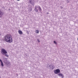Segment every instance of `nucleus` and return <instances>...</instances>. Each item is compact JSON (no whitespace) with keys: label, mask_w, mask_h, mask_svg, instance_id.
<instances>
[{"label":"nucleus","mask_w":78,"mask_h":78,"mask_svg":"<svg viewBox=\"0 0 78 78\" xmlns=\"http://www.w3.org/2000/svg\"><path fill=\"white\" fill-rule=\"evenodd\" d=\"M29 3H31V2H32L31 1V0H29Z\"/></svg>","instance_id":"15"},{"label":"nucleus","mask_w":78,"mask_h":78,"mask_svg":"<svg viewBox=\"0 0 78 78\" xmlns=\"http://www.w3.org/2000/svg\"><path fill=\"white\" fill-rule=\"evenodd\" d=\"M0 62H1V65L2 67H3L4 66V65H3V62H2V60H1V59H0Z\"/></svg>","instance_id":"8"},{"label":"nucleus","mask_w":78,"mask_h":78,"mask_svg":"<svg viewBox=\"0 0 78 78\" xmlns=\"http://www.w3.org/2000/svg\"><path fill=\"white\" fill-rule=\"evenodd\" d=\"M37 41L39 43L40 42V41L39 39H37Z\"/></svg>","instance_id":"14"},{"label":"nucleus","mask_w":78,"mask_h":78,"mask_svg":"<svg viewBox=\"0 0 78 78\" xmlns=\"http://www.w3.org/2000/svg\"><path fill=\"white\" fill-rule=\"evenodd\" d=\"M37 6H35L34 10L36 12H38V9H37Z\"/></svg>","instance_id":"6"},{"label":"nucleus","mask_w":78,"mask_h":78,"mask_svg":"<svg viewBox=\"0 0 78 78\" xmlns=\"http://www.w3.org/2000/svg\"><path fill=\"white\" fill-rule=\"evenodd\" d=\"M54 73L55 74H58V73H60V70L59 69H57L54 71Z\"/></svg>","instance_id":"3"},{"label":"nucleus","mask_w":78,"mask_h":78,"mask_svg":"<svg viewBox=\"0 0 78 78\" xmlns=\"http://www.w3.org/2000/svg\"><path fill=\"white\" fill-rule=\"evenodd\" d=\"M39 30H36L35 31V33H36L37 34H39Z\"/></svg>","instance_id":"11"},{"label":"nucleus","mask_w":78,"mask_h":78,"mask_svg":"<svg viewBox=\"0 0 78 78\" xmlns=\"http://www.w3.org/2000/svg\"><path fill=\"white\" fill-rule=\"evenodd\" d=\"M54 43L55 44H57V43L56 42V41H54Z\"/></svg>","instance_id":"12"},{"label":"nucleus","mask_w":78,"mask_h":78,"mask_svg":"<svg viewBox=\"0 0 78 78\" xmlns=\"http://www.w3.org/2000/svg\"><path fill=\"white\" fill-rule=\"evenodd\" d=\"M49 14V12H47V14Z\"/></svg>","instance_id":"17"},{"label":"nucleus","mask_w":78,"mask_h":78,"mask_svg":"<svg viewBox=\"0 0 78 78\" xmlns=\"http://www.w3.org/2000/svg\"><path fill=\"white\" fill-rule=\"evenodd\" d=\"M3 15V12H2V10H0V17H2Z\"/></svg>","instance_id":"5"},{"label":"nucleus","mask_w":78,"mask_h":78,"mask_svg":"<svg viewBox=\"0 0 78 78\" xmlns=\"http://www.w3.org/2000/svg\"><path fill=\"white\" fill-rule=\"evenodd\" d=\"M49 66L50 68L52 70H53L55 68L54 67V65H53V64L50 65Z\"/></svg>","instance_id":"4"},{"label":"nucleus","mask_w":78,"mask_h":78,"mask_svg":"<svg viewBox=\"0 0 78 78\" xmlns=\"http://www.w3.org/2000/svg\"><path fill=\"white\" fill-rule=\"evenodd\" d=\"M38 10H39V11L40 12H41L42 11V9H41V7L40 6H38Z\"/></svg>","instance_id":"7"},{"label":"nucleus","mask_w":78,"mask_h":78,"mask_svg":"<svg viewBox=\"0 0 78 78\" xmlns=\"http://www.w3.org/2000/svg\"><path fill=\"white\" fill-rule=\"evenodd\" d=\"M4 41L6 42L11 43L12 42V35L10 34H7L5 35L4 37Z\"/></svg>","instance_id":"1"},{"label":"nucleus","mask_w":78,"mask_h":78,"mask_svg":"<svg viewBox=\"0 0 78 78\" xmlns=\"http://www.w3.org/2000/svg\"><path fill=\"white\" fill-rule=\"evenodd\" d=\"M1 53L2 55H4V54H7V53H8L7 51L3 48L2 49L1 51Z\"/></svg>","instance_id":"2"},{"label":"nucleus","mask_w":78,"mask_h":78,"mask_svg":"<svg viewBox=\"0 0 78 78\" xmlns=\"http://www.w3.org/2000/svg\"><path fill=\"white\" fill-rule=\"evenodd\" d=\"M17 1H20V0H16Z\"/></svg>","instance_id":"18"},{"label":"nucleus","mask_w":78,"mask_h":78,"mask_svg":"<svg viewBox=\"0 0 78 78\" xmlns=\"http://www.w3.org/2000/svg\"><path fill=\"white\" fill-rule=\"evenodd\" d=\"M18 33L20 34H23L22 31L21 30H19Z\"/></svg>","instance_id":"10"},{"label":"nucleus","mask_w":78,"mask_h":78,"mask_svg":"<svg viewBox=\"0 0 78 78\" xmlns=\"http://www.w3.org/2000/svg\"><path fill=\"white\" fill-rule=\"evenodd\" d=\"M17 76H18V75H17Z\"/></svg>","instance_id":"19"},{"label":"nucleus","mask_w":78,"mask_h":78,"mask_svg":"<svg viewBox=\"0 0 78 78\" xmlns=\"http://www.w3.org/2000/svg\"><path fill=\"white\" fill-rule=\"evenodd\" d=\"M5 56H6L7 57H9V56H8V55H7V54H5Z\"/></svg>","instance_id":"13"},{"label":"nucleus","mask_w":78,"mask_h":78,"mask_svg":"<svg viewBox=\"0 0 78 78\" xmlns=\"http://www.w3.org/2000/svg\"><path fill=\"white\" fill-rule=\"evenodd\" d=\"M27 34H29V32H28V31H27Z\"/></svg>","instance_id":"16"},{"label":"nucleus","mask_w":78,"mask_h":78,"mask_svg":"<svg viewBox=\"0 0 78 78\" xmlns=\"http://www.w3.org/2000/svg\"><path fill=\"white\" fill-rule=\"evenodd\" d=\"M58 75L59 76H62V78H63L64 77H63V75H62V73H60L58 74Z\"/></svg>","instance_id":"9"}]
</instances>
